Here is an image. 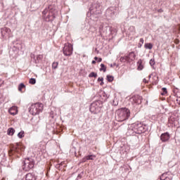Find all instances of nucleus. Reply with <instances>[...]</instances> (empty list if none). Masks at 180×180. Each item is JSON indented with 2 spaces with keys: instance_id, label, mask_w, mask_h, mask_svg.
<instances>
[{
  "instance_id": "obj_1",
  "label": "nucleus",
  "mask_w": 180,
  "mask_h": 180,
  "mask_svg": "<svg viewBox=\"0 0 180 180\" xmlns=\"http://www.w3.org/2000/svg\"><path fill=\"white\" fill-rule=\"evenodd\" d=\"M42 15L46 22H53L56 19V8L54 6L49 5L42 11Z\"/></svg>"
},
{
  "instance_id": "obj_2",
  "label": "nucleus",
  "mask_w": 180,
  "mask_h": 180,
  "mask_svg": "<svg viewBox=\"0 0 180 180\" xmlns=\"http://www.w3.org/2000/svg\"><path fill=\"white\" fill-rule=\"evenodd\" d=\"M130 117V110L127 108H120L116 110L115 120L117 122H124Z\"/></svg>"
},
{
  "instance_id": "obj_3",
  "label": "nucleus",
  "mask_w": 180,
  "mask_h": 180,
  "mask_svg": "<svg viewBox=\"0 0 180 180\" xmlns=\"http://www.w3.org/2000/svg\"><path fill=\"white\" fill-rule=\"evenodd\" d=\"M147 130V126L136 122L131 125L129 129L128 130L129 133H131V134H141L142 133H145Z\"/></svg>"
},
{
  "instance_id": "obj_4",
  "label": "nucleus",
  "mask_w": 180,
  "mask_h": 180,
  "mask_svg": "<svg viewBox=\"0 0 180 180\" xmlns=\"http://www.w3.org/2000/svg\"><path fill=\"white\" fill-rule=\"evenodd\" d=\"M29 112L33 116L39 115L40 112H43V104L40 103L32 104L29 108Z\"/></svg>"
},
{
  "instance_id": "obj_5",
  "label": "nucleus",
  "mask_w": 180,
  "mask_h": 180,
  "mask_svg": "<svg viewBox=\"0 0 180 180\" xmlns=\"http://www.w3.org/2000/svg\"><path fill=\"white\" fill-rule=\"evenodd\" d=\"M34 167V160L32 158H26L24 160V165L22 166V169L24 171L28 172L32 169V168Z\"/></svg>"
},
{
  "instance_id": "obj_6",
  "label": "nucleus",
  "mask_w": 180,
  "mask_h": 180,
  "mask_svg": "<svg viewBox=\"0 0 180 180\" xmlns=\"http://www.w3.org/2000/svg\"><path fill=\"white\" fill-rule=\"evenodd\" d=\"M89 110L90 112H91V113H94V115L99 113L101 112V103L99 101L92 103L90 105Z\"/></svg>"
},
{
  "instance_id": "obj_7",
  "label": "nucleus",
  "mask_w": 180,
  "mask_h": 180,
  "mask_svg": "<svg viewBox=\"0 0 180 180\" xmlns=\"http://www.w3.org/2000/svg\"><path fill=\"white\" fill-rule=\"evenodd\" d=\"M72 45L68 44L65 45L64 48H63V54L64 56H70L72 55Z\"/></svg>"
},
{
  "instance_id": "obj_8",
  "label": "nucleus",
  "mask_w": 180,
  "mask_h": 180,
  "mask_svg": "<svg viewBox=\"0 0 180 180\" xmlns=\"http://www.w3.org/2000/svg\"><path fill=\"white\" fill-rule=\"evenodd\" d=\"M105 15L110 18H113L116 15V8L110 7L108 8L105 11Z\"/></svg>"
},
{
  "instance_id": "obj_9",
  "label": "nucleus",
  "mask_w": 180,
  "mask_h": 180,
  "mask_svg": "<svg viewBox=\"0 0 180 180\" xmlns=\"http://www.w3.org/2000/svg\"><path fill=\"white\" fill-rule=\"evenodd\" d=\"M169 139H171V136L168 132H165L160 136V140L162 143H167V141H169Z\"/></svg>"
},
{
  "instance_id": "obj_10",
  "label": "nucleus",
  "mask_w": 180,
  "mask_h": 180,
  "mask_svg": "<svg viewBox=\"0 0 180 180\" xmlns=\"http://www.w3.org/2000/svg\"><path fill=\"white\" fill-rule=\"evenodd\" d=\"M1 36L5 37V36H10L11 35V30L6 27L1 28Z\"/></svg>"
},
{
  "instance_id": "obj_11",
  "label": "nucleus",
  "mask_w": 180,
  "mask_h": 180,
  "mask_svg": "<svg viewBox=\"0 0 180 180\" xmlns=\"http://www.w3.org/2000/svg\"><path fill=\"white\" fill-rule=\"evenodd\" d=\"M132 100L134 103H136V105H140L143 101V97L139 95H136L132 98Z\"/></svg>"
},
{
  "instance_id": "obj_12",
  "label": "nucleus",
  "mask_w": 180,
  "mask_h": 180,
  "mask_svg": "<svg viewBox=\"0 0 180 180\" xmlns=\"http://www.w3.org/2000/svg\"><path fill=\"white\" fill-rule=\"evenodd\" d=\"M90 12L91 13H96V15L101 13V6L96 4L94 8H90Z\"/></svg>"
},
{
  "instance_id": "obj_13",
  "label": "nucleus",
  "mask_w": 180,
  "mask_h": 180,
  "mask_svg": "<svg viewBox=\"0 0 180 180\" xmlns=\"http://www.w3.org/2000/svg\"><path fill=\"white\" fill-rule=\"evenodd\" d=\"M8 112L10 115L15 116V115H18V108L15 106H13L8 110Z\"/></svg>"
},
{
  "instance_id": "obj_14",
  "label": "nucleus",
  "mask_w": 180,
  "mask_h": 180,
  "mask_svg": "<svg viewBox=\"0 0 180 180\" xmlns=\"http://www.w3.org/2000/svg\"><path fill=\"white\" fill-rule=\"evenodd\" d=\"M128 60L129 61H134L136 60V54H134V52H130L128 55Z\"/></svg>"
},
{
  "instance_id": "obj_15",
  "label": "nucleus",
  "mask_w": 180,
  "mask_h": 180,
  "mask_svg": "<svg viewBox=\"0 0 180 180\" xmlns=\"http://www.w3.org/2000/svg\"><path fill=\"white\" fill-rule=\"evenodd\" d=\"M35 64H39L43 60V55H38L34 58Z\"/></svg>"
},
{
  "instance_id": "obj_16",
  "label": "nucleus",
  "mask_w": 180,
  "mask_h": 180,
  "mask_svg": "<svg viewBox=\"0 0 180 180\" xmlns=\"http://www.w3.org/2000/svg\"><path fill=\"white\" fill-rule=\"evenodd\" d=\"M25 180H36V178H34V176L32 174L28 173L25 175Z\"/></svg>"
},
{
  "instance_id": "obj_17",
  "label": "nucleus",
  "mask_w": 180,
  "mask_h": 180,
  "mask_svg": "<svg viewBox=\"0 0 180 180\" xmlns=\"http://www.w3.org/2000/svg\"><path fill=\"white\" fill-rule=\"evenodd\" d=\"M120 60L121 63H126V61L127 63H129V57L128 56H122L120 58Z\"/></svg>"
},
{
  "instance_id": "obj_18",
  "label": "nucleus",
  "mask_w": 180,
  "mask_h": 180,
  "mask_svg": "<svg viewBox=\"0 0 180 180\" xmlns=\"http://www.w3.org/2000/svg\"><path fill=\"white\" fill-rule=\"evenodd\" d=\"M7 134L8 136H13V134H15V129H13V128H8V129L7 131Z\"/></svg>"
},
{
  "instance_id": "obj_19",
  "label": "nucleus",
  "mask_w": 180,
  "mask_h": 180,
  "mask_svg": "<svg viewBox=\"0 0 180 180\" xmlns=\"http://www.w3.org/2000/svg\"><path fill=\"white\" fill-rule=\"evenodd\" d=\"M20 150V146H19V144H17V145L13 148V151H14L15 153H19Z\"/></svg>"
},
{
  "instance_id": "obj_20",
  "label": "nucleus",
  "mask_w": 180,
  "mask_h": 180,
  "mask_svg": "<svg viewBox=\"0 0 180 180\" xmlns=\"http://www.w3.org/2000/svg\"><path fill=\"white\" fill-rule=\"evenodd\" d=\"M144 47H145V49L151 50L153 49V44H151V43L145 44Z\"/></svg>"
},
{
  "instance_id": "obj_21",
  "label": "nucleus",
  "mask_w": 180,
  "mask_h": 180,
  "mask_svg": "<svg viewBox=\"0 0 180 180\" xmlns=\"http://www.w3.org/2000/svg\"><path fill=\"white\" fill-rule=\"evenodd\" d=\"M96 77H98V74L96 73L95 72H91L89 75V78H96Z\"/></svg>"
},
{
  "instance_id": "obj_22",
  "label": "nucleus",
  "mask_w": 180,
  "mask_h": 180,
  "mask_svg": "<svg viewBox=\"0 0 180 180\" xmlns=\"http://www.w3.org/2000/svg\"><path fill=\"white\" fill-rule=\"evenodd\" d=\"M25 87H26V86L25 85V84L21 83V84H20L19 86H18V91H19L20 92H22V89H23V88H25Z\"/></svg>"
},
{
  "instance_id": "obj_23",
  "label": "nucleus",
  "mask_w": 180,
  "mask_h": 180,
  "mask_svg": "<svg viewBox=\"0 0 180 180\" xmlns=\"http://www.w3.org/2000/svg\"><path fill=\"white\" fill-rule=\"evenodd\" d=\"M100 71H103V72H106V66H105V64H101Z\"/></svg>"
},
{
  "instance_id": "obj_24",
  "label": "nucleus",
  "mask_w": 180,
  "mask_h": 180,
  "mask_svg": "<svg viewBox=\"0 0 180 180\" xmlns=\"http://www.w3.org/2000/svg\"><path fill=\"white\" fill-rule=\"evenodd\" d=\"M18 137L19 139H23V137H25V131H21L20 132H19V133L18 134Z\"/></svg>"
},
{
  "instance_id": "obj_25",
  "label": "nucleus",
  "mask_w": 180,
  "mask_h": 180,
  "mask_svg": "<svg viewBox=\"0 0 180 180\" xmlns=\"http://www.w3.org/2000/svg\"><path fill=\"white\" fill-rule=\"evenodd\" d=\"M138 64H139L138 70L139 71H141V70H143V65L141 64V60H139Z\"/></svg>"
},
{
  "instance_id": "obj_26",
  "label": "nucleus",
  "mask_w": 180,
  "mask_h": 180,
  "mask_svg": "<svg viewBox=\"0 0 180 180\" xmlns=\"http://www.w3.org/2000/svg\"><path fill=\"white\" fill-rule=\"evenodd\" d=\"M113 79H115V77L112 75H107V80L108 82H112Z\"/></svg>"
},
{
  "instance_id": "obj_27",
  "label": "nucleus",
  "mask_w": 180,
  "mask_h": 180,
  "mask_svg": "<svg viewBox=\"0 0 180 180\" xmlns=\"http://www.w3.org/2000/svg\"><path fill=\"white\" fill-rule=\"evenodd\" d=\"M57 67H58V62H53L52 63L53 70H57Z\"/></svg>"
},
{
  "instance_id": "obj_28",
  "label": "nucleus",
  "mask_w": 180,
  "mask_h": 180,
  "mask_svg": "<svg viewBox=\"0 0 180 180\" xmlns=\"http://www.w3.org/2000/svg\"><path fill=\"white\" fill-rule=\"evenodd\" d=\"M29 84H31V85H34V84H36V79L34 78L30 79Z\"/></svg>"
},
{
  "instance_id": "obj_29",
  "label": "nucleus",
  "mask_w": 180,
  "mask_h": 180,
  "mask_svg": "<svg viewBox=\"0 0 180 180\" xmlns=\"http://www.w3.org/2000/svg\"><path fill=\"white\" fill-rule=\"evenodd\" d=\"M86 158H87V161L89 160H92L95 158V155H89L86 156Z\"/></svg>"
},
{
  "instance_id": "obj_30",
  "label": "nucleus",
  "mask_w": 180,
  "mask_h": 180,
  "mask_svg": "<svg viewBox=\"0 0 180 180\" xmlns=\"http://www.w3.org/2000/svg\"><path fill=\"white\" fill-rule=\"evenodd\" d=\"M84 175V172H82L79 174H78L76 180H79L81 178H82V176Z\"/></svg>"
},
{
  "instance_id": "obj_31",
  "label": "nucleus",
  "mask_w": 180,
  "mask_h": 180,
  "mask_svg": "<svg viewBox=\"0 0 180 180\" xmlns=\"http://www.w3.org/2000/svg\"><path fill=\"white\" fill-rule=\"evenodd\" d=\"M162 180H172V175H168V176H165V178Z\"/></svg>"
},
{
  "instance_id": "obj_32",
  "label": "nucleus",
  "mask_w": 180,
  "mask_h": 180,
  "mask_svg": "<svg viewBox=\"0 0 180 180\" xmlns=\"http://www.w3.org/2000/svg\"><path fill=\"white\" fill-rule=\"evenodd\" d=\"M162 93L161 94V95H166V94H167V88L163 87V88L162 89Z\"/></svg>"
},
{
  "instance_id": "obj_33",
  "label": "nucleus",
  "mask_w": 180,
  "mask_h": 180,
  "mask_svg": "<svg viewBox=\"0 0 180 180\" xmlns=\"http://www.w3.org/2000/svg\"><path fill=\"white\" fill-rule=\"evenodd\" d=\"M149 63L151 67H153V65H155V60L154 59H150Z\"/></svg>"
},
{
  "instance_id": "obj_34",
  "label": "nucleus",
  "mask_w": 180,
  "mask_h": 180,
  "mask_svg": "<svg viewBox=\"0 0 180 180\" xmlns=\"http://www.w3.org/2000/svg\"><path fill=\"white\" fill-rule=\"evenodd\" d=\"M94 60H96V61H97L98 63H101V61H102V58H98V57H94Z\"/></svg>"
},
{
  "instance_id": "obj_35",
  "label": "nucleus",
  "mask_w": 180,
  "mask_h": 180,
  "mask_svg": "<svg viewBox=\"0 0 180 180\" xmlns=\"http://www.w3.org/2000/svg\"><path fill=\"white\" fill-rule=\"evenodd\" d=\"M87 161H88V159L86 156L82 159V162H86Z\"/></svg>"
},
{
  "instance_id": "obj_36",
  "label": "nucleus",
  "mask_w": 180,
  "mask_h": 180,
  "mask_svg": "<svg viewBox=\"0 0 180 180\" xmlns=\"http://www.w3.org/2000/svg\"><path fill=\"white\" fill-rule=\"evenodd\" d=\"M103 81V77H98V82H102Z\"/></svg>"
},
{
  "instance_id": "obj_37",
  "label": "nucleus",
  "mask_w": 180,
  "mask_h": 180,
  "mask_svg": "<svg viewBox=\"0 0 180 180\" xmlns=\"http://www.w3.org/2000/svg\"><path fill=\"white\" fill-rule=\"evenodd\" d=\"M167 174H169V172L162 174V176H161V177H160V178H161V179H163V177H164V176H165L167 175Z\"/></svg>"
},
{
  "instance_id": "obj_38",
  "label": "nucleus",
  "mask_w": 180,
  "mask_h": 180,
  "mask_svg": "<svg viewBox=\"0 0 180 180\" xmlns=\"http://www.w3.org/2000/svg\"><path fill=\"white\" fill-rule=\"evenodd\" d=\"M140 43H141L142 44H144V39L143 38L140 39Z\"/></svg>"
},
{
  "instance_id": "obj_39",
  "label": "nucleus",
  "mask_w": 180,
  "mask_h": 180,
  "mask_svg": "<svg viewBox=\"0 0 180 180\" xmlns=\"http://www.w3.org/2000/svg\"><path fill=\"white\" fill-rule=\"evenodd\" d=\"M143 82H144L145 84H148V81H147V79H143Z\"/></svg>"
},
{
  "instance_id": "obj_40",
  "label": "nucleus",
  "mask_w": 180,
  "mask_h": 180,
  "mask_svg": "<svg viewBox=\"0 0 180 180\" xmlns=\"http://www.w3.org/2000/svg\"><path fill=\"white\" fill-rule=\"evenodd\" d=\"M141 46H143V44H140V43H139L138 47H139V49H141Z\"/></svg>"
},
{
  "instance_id": "obj_41",
  "label": "nucleus",
  "mask_w": 180,
  "mask_h": 180,
  "mask_svg": "<svg viewBox=\"0 0 180 180\" xmlns=\"http://www.w3.org/2000/svg\"><path fill=\"white\" fill-rule=\"evenodd\" d=\"M91 64H96V60H92Z\"/></svg>"
},
{
  "instance_id": "obj_42",
  "label": "nucleus",
  "mask_w": 180,
  "mask_h": 180,
  "mask_svg": "<svg viewBox=\"0 0 180 180\" xmlns=\"http://www.w3.org/2000/svg\"><path fill=\"white\" fill-rule=\"evenodd\" d=\"M103 29V26L101 25L100 26V30H102Z\"/></svg>"
},
{
  "instance_id": "obj_43",
  "label": "nucleus",
  "mask_w": 180,
  "mask_h": 180,
  "mask_svg": "<svg viewBox=\"0 0 180 180\" xmlns=\"http://www.w3.org/2000/svg\"><path fill=\"white\" fill-rule=\"evenodd\" d=\"M100 85H103V81L101 82Z\"/></svg>"
},
{
  "instance_id": "obj_44",
  "label": "nucleus",
  "mask_w": 180,
  "mask_h": 180,
  "mask_svg": "<svg viewBox=\"0 0 180 180\" xmlns=\"http://www.w3.org/2000/svg\"><path fill=\"white\" fill-rule=\"evenodd\" d=\"M148 77H149V79L151 78V75H150L148 76Z\"/></svg>"
},
{
  "instance_id": "obj_45",
  "label": "nucleus",
  "mask_w": 180,
  "mask_h": 180,
  "mask_svg": "<svg viewBox=\"0 0 180 180\" xmlns=\"http://www.w3.org/2000/svg\"><path fill=\"white\" fill-rule=\"evenodd\" d=\"M158 12H162V11H161V10H159Z\"/></svg>"
},
{
  "instance_id": "obj_46",
  "label": "nucleus",
  "mask_w": 180,
  "mask_h": 180,
  "mask_svg": "<svg viewBox=\"0 0 180 180\" xmlns=\"http://www.w3.org/2000/svg\"><path fill=\"white\" fill-rule=\"evenodd\" d=\"M130 29H134V28L132 27H130Z\"/></svg>"
},
{
  "instance_id": "obj_47",
  "label": "nucleus",
  "mask_w": 180,
  "mask_h": 180,
  "mask_svg": "<svg viewBox=\"0 0 180 180\" xmlns=\"http://www.w3.org/2000/svg\"><path fill=\"white\" fill-rule=\"evenodd\" d=\"M110 67H113V65H110Z\"/></svg>"
}]
</instances>
